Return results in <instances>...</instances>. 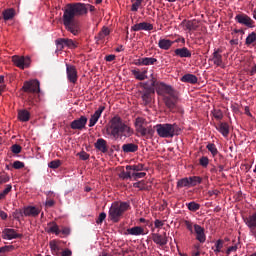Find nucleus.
<instances>
[{"instance_id":"nucleus-1","label":"nucleus","mask_w":256,"mask_h":256,"mask_svg":"<svg viewBox=\"0 0 256 256\" xmlns=\"http://www.w3.org/2000/svg\"><path fill=\"white\" fill-rule=\"evenodd\" d=\"M155 90L158 95H162L164 103L166 107L169 108V111H175L179 101L178 90L173 88V86H168L167 83L157 82L155 79L151 80V86L148 88L144 86V89L141 92L143 103H145V105L151 103L152 94L155 93Z\"/></svg>"},{"instance_id":"nucleus-2","label":"nucleus","mask_w":256,"mask_h":256,"mask_svg":"<svg viewBox=\"0 0 256 256\" xmlns=\"http://www.w3.org/2000/svg\"><path fill=\"white\" fill-rule=\"evenodd\" d=\"M89 10L90 12H95V5H90L89 2H68L64 7L62 17L63 25L66 30L72 32V35H79L81 28L76 17L87 15Z\"/></svg>"},{"instance_id":"nucleus-3","label":"nucleus","mask_w":256,"mask_h":256,"mask_svg":"<svg viewBox=\"0 0 256 256\" xmlns=\"http://www.w3.org/2000/svg\"><path fill=\"white\" fill-rule=\"evenodd\" d=\"M108 136L114 138L115 141L123 138H130L134 134V128L129 126V123L123 120L121 116H114L110 119L106 128Z\"/></svg>"},{"instance_id":"nucleus-4","label":"nucleus","mask_w":256,"mask_h":256,"mask_svg":"<svg viewBox=\"0 0 256 256\" xmlns=\"http://www.w3.org/2000/svg\"><path fill=\"white\" fill-rule=\"evenodd\" d=\"M145 164H132L126 166V171H121L120 179H144L146 176Z\"/></svg>"},{"instance_id":"nucleus-5","label":"nucleus","mask_w":256,"mask_h":256,"mask_svg":"<svg viewBox=\"0 0 256 256\" xmlns=\"http://www.w3.org/2000/svg\"><path fill=\"white\" fill-rule=\"evenodd\" d=\"M128 209H130L129 201H113L108 212L109 219L111 221H120Z\"/></svg>"},{"instance_id":"nucleus-6","label":"nucleus","mask_w":256,"mask_h":256,"mask_svg":"<svg viewBox=\"0 0 256 256\" xmlns=\"http://www.w3.org/2000/svg\"><path fill=\"white\" fill-rule=\"evenodd\" d=\"M156 131L161 138H173V136H178L181 128L177 126V123H157Z\"/></svg>"},{"instance_id":"nucleus-7","label":"nucleus","mask_w":256,"mask_h":256,"mask_svg":"<svg viewBox=\"0 0 256 256\" xmlns=\"http://www.w3.org/2000/svg\"><path fill=\"white\" fill-rule=\"evenodd\" d=\"M198 183H202V176H184L183 179L177 181V189H183L185 186L190 189L191 186H197Z\"/></svg>"},{"instance_id":"nucleus-8","label":"nucleus","mask_w":256,"mask_h":256,"mask_svg":"<svg viewBox=\"0 0 256 256\" xmlns=\"http://www.w3.org/2000/svg\"><path fill=\"white\" fill-rule=\"evenodd\" d=\"M145 118L143 117H138L135 120V128L138 133L141 134V136H153L155 133L154 128L152 126H148L147 128L145 127Z\"/></svg>"},{"instance_id":"nucleus-9","label":"nucleus","mask_w":256,"mask_h":256,"mask_svg":"<svg viewBox=\"0 0 256 256\" xmlns=\"http://www.w3.org/2000/svg\"><path fill=\"white\" fill-rule=\"evenodd\" d=\"M40 85V80H25V83H23L22 86V90H24V93H40Z\"/></svg>"},{"instance_id":"nucleus-10","label":"nucleus","mask_w":256,"mask_h":256,"mask_svg":"<svg viewBox=\"0 0 256 256\" xmlns=\"http://www.w3.org/2000/svg\"><path fill=\"white\" fill-rule=\"evenodd\" d=\"M12 60L13 63L17 65V68H29V65H31V58L29 55H13Z\"/></svg>"},{"instance_id":"nucleus-11","label":"nucleus","mask_w":256,"mask_h":256,"mask_svg":"<svg viewBox=\"0 0 256 256\" xmlns=\"http://www.w3.org/2000/svg\"><path fill=\"white\" fill-rule=\"evenodd\" d=\"M151 237L154 243L158 244L159 247H165V244H168L169 241L167 232H164V234H160L159 232H152Z\"/></svg>"},{"instance_id":"nucleus-12","label":"nucleus","mask_w":256,"mask_h":256,"mask_svg":"<svg viewBox=\"0 0 256 256\" xmlns=\"http://www.w3.org/2000/svg\"><path fill=\"white\" fill-rule=\"evenodd\" d=\"M87 121V116H80V118H75V120L70 123V126L74 131H76V129H78V131H83V128L87 126Z\"/></svg>"},{"instance_id":"nucleus-13","label":"nucleus","mask_w":256,"mask_h":256,"mask_svg":"<svg viewBox=\"0 0 256 256\" xmlns=\"http://www.w3.org/2000/svg\"><path fill=\"white\" fill-rule=\"evenodd\" d=\"M235 20L236 22H239L240 25H245L246 27H254V20H252L249 15L244 14V12L236 15Z\"/></svg>"},{"instance_id":"nucleus-14","label":"nucleus","mask_w":256,"mask_h":256,"mask_svg":"<svg viewBox=\"0 0 256 256\" xmlns=\"http://www.w3.org/2000/svg\"><path fill=\"white\" fill-rule=\"evenodd\" d=\"M210 60H212V63H214V65L220 66V68H225L221 48H217L214 50V53L212 54V58H210Z\"/></svg>"},{"instance_id":"nucleus-15","label":"nucleus","mask_w":256,"mask_h":256,"mask_svg":"<svg viewBox=\"0 0 256 256\" xmlns=\"http://www.w3.org/2000/svg\"><path fill=\"white\" fill-rule=\"evenodd\" d=\"M66 73H67L68 80H70V83H77V80H78V70L75 67V65H69L67 63L66 64Z\"/></svg>"},{"instance_id":"nucleus-16","label":"nucleus","mask_w":256,"mask_h":256,"mask_svg":"<svg viewBox=\"0 0 256 256\" xmlns=\"http://www.w3.org/2000/svg\"><path fill=\"white\" fill-rule=\"evenodd\" d=\"M23 234H19L16 229L6 228L2 231L3 239H21Z\"/></svg>"},{"instance_id":"nucleus-17","label":"nucleus","mask_w":256,"mask_h":256,"mask_svg":"<svg viewBox=\"0 0 256 256\" xmlns=\"http://www.w3.org/2000/svg\"><path fill=\"white\" fill-rule=\"evenodd\" d=\"M245 222L248 228L250 229L254 239H256V212L254 214H251L250 217H247L245 219Z\"/></svg>"},{"instance_id":"nucleus-18","label":"nucleus","mask_w":256,"mask_h":256,"mask_svg":"<svg viewBox=\"0 0 256 256\" xmlns=\"http://www.w3.org/2000/svg\"><path fill=\"white\" fill-rule=\"evenodd\" d=\"M103 111H105V106H99L97 108V111H95L92 116L90 117L89 121V127L92 128L93 126H96V123H98L99 118L101 117Z\"/></svg>"},{"instance_id":"nucleus-19","label":"nucleus","mask_w":256,"mask_h":256,"mask_svg":"<svg viewBox=\"0 0 256 256\" xmlns=\"http://www.w3.org/2000/svg\"><path fill=\"white\" fill-rule=\"evenodd\" d=\"M154 25H152V22H136L135 25H132L131 30H134L135 32L139 30H153Z\"/></svg>"},{"instance_id":"nucleus-20","label":"nucleus","mask_w":256,"mask_h":256,"mask_svg":"<svg viewBox=\"0 0 256 256\" xmlns=\"http://www.w3.org/2000/svg\"><path fill=\"white\" fill-rule=\"evenodd\" d=\"M194 231L196 233V239L200 241V243H204L206 241V234L204 227H201L200 224H194Z\"/></svg>"},{"instance_id":"nucleus-21","label":"nucleus","mask_w":256,"mask_h":256,"mask_svg":"<svg viewBox=\"0 0 256 256\" xmlns=\"http://www.w3.org/2000/svg\"><path fill=\"white\" fill-rule=\"evenodd\" d=\"M41 209L38 206H25L23 209V214L25 216H39Z\"/></svg>"},{"instance_id":"nucleus-22","label":"nucleus","mask_w":256,"mask_h":256,"mask_svg":"<svg viewBox=\"0 0 256 256\" xmlns=\"http://www.w3.org/2000/svg\"><path fill=\"white\" fill-rule=\"evenodd\" d=\"M94 146L98 149V151H101L102 153H107L108 151V144L105 138H97Z\"/></svg>"},{"instance_id":"nucleus-23","label":"nucleus","mask_w":256,"mask_h":256,"mask_svg":"<svg viewBox=\"0 0 256 256\" xmlns=\"http://www.w3.org/2000/svg\"><path fill=\"white\" fill-rule=\"evenodd\" d=\"M182 25H184L185 30H198L199 22L198 20H183Z\"/></svg>"},{"instance_id":"nucleus-24","label":"nucleus","mask_w":256,"mask_h":256,"mask_svg":"<svg viewBox=\"0 0 256 256\" xmlns=\"http://www.w3.org/2000/svg\"><path fill=\"white\" fill-rule=\"evenodd\" d=\"M182 83H198V77L197 75L193 74V73H186L185 75H182Z\"/></svg>"},{"instance_id":"nucleus-25","label":"nucleus","mask_w":256,"mask_h":256,"mask_svg":"<svg viewBox=\"0 0 256 256\" xmlns=\"http://www.w3.org/2000/svg\"><path fill=\"white\" fill-rule=\"evenodd\" d=\"M217 131L222 133V136H225V137L229 136V133H230L229 123H227V122L219 123L217 126Z\"/></svg>"},{"instance_id":"nucleus-26","label":"nucleus","mask_w":256,"mask_h":256,"mask_svg":"<svg viewBox=\"0 0 256 256\" xmlns=\"http://www.w3.org/2000/svg\"><path fill=\"white\" fill-rule=\"evenodd\" d=\"M157 61V58H138L135 65H154Z\"/></svg>"},{"instance_id":"nucleus-27","label":"nucleus","mask_w":256,"mask_h":256,"mask_svg":"<svg viewBox=\"0 0 256 256\" xmlns=\"http://www.w3.org/2000/svg\"><path fill=\"white\" fill-rule=\"evenodd\" d=\"M174 44L173 40H168L166 38H161L158 42V46L162 49V50H169L170 47H172V45Z\"/></svg>"},{"instance_id":"nucleus-28","label":"nucleus","mask_w":256,"mask_h":256,"mask_svg":"<svg viewBox=\"0 0 256 256\" xmlns=\"http://www.w3.org/2000/svg\"><path fill=\"white\" fill-rule=\"evenodd\" d=\"M19 121L27 122L30 121L31 113L27 111L26 108H23L21 111H18Z\"/></svg>"},{"instance_id":"nucleus-29","label":"nucleus","mask_w":256,"mask_h":256,"mask_svg":"<svg viewBox=\"0 0 256 256\" xmlns=\"http://www.w3.org/2000/svg\"><path fill=\"white\" fill-rule=\"evenodd\" d=\"M148 70H137L134 69L132 70V74L134 75V78H136V80H146V78H148Z\"/></svg>"},{"instance_id":"nucleus-30","label":"nucleus","mask_w":256,"mask_h":256,"mask_svg":"<svg viewBox=\"0 0 256 256\" xmlns=\"http://www.w3.org/2000/svg\"><path fill=\"white\" fill-rule=\"evenodd\" d=\"M127 234L134 235V237H139V235L145 234V229L143 227H131L127 229Z\"/></svg>"},{"instance_id":"nucleus-31","label":"nucleus","mask_w":256,"mask_h":256,"mask_svg":"<svg viewBox=\"0 0 256 256\" xmlns=\"http://www.w3.org/2000/svg\"><path fill=\"white\" fill-rule=\"evenodd\" d=\"M175 55H178L179 57H191L192 53L189 48H176Z\"/></svg>"},{"instance_id":"nucleus-32","label":"nucleus","mask_w":256,"mask_h":256,"mask_svg":"<svg viewBox=\"0 0 256 256\" xmlns=\"http://www.w3.org/2000/svg\"><path fill=\"white\" fill-rule=\"evenodd\" d=\"M122 149L125 153H135L139 146L137 144H123Z\"/></svg>"},{"instance_id":"nucleus-33","label":"nucleus","mask_w":256,"mask_h":256,"mask_svg":"<svg viewBox=\"0 0 256 256\" xmlns=\"http://www.w3.org/2000/svg\"><path fill=\"white\" fill-rule=\"evenodd\" d=\"M110 28H107L106 25L103 26V28L100 30L98 35H96V40H104V37H107L110 35Z\"/></svg>"},{"instance_id":"nucleus-34","label":"nucleus","mask_w":256,"mask_h":256,"mask_svg":"<svg viewBox=\"0 0 256 256\" xmlns=\"http://www.w3.org/2000/svg\"><path fill=\"white\" fill-rule=\"evenodd\" d=\"M13 17H15V10L13 9V7H10L8 10H4V20H13Z\"/></svg>"},{"instance_id":"nucleus-35","label":"nucleus","mask_w":256,"mask_h":256,"mask_svg":"<svg viewBox=\"0 0 256 256\" xmlns=\"http://www.w3.org/2000/svg\"><path fill=\"white\" fill-rule=\"evenodd\" d=\"M49 245L53 254H58L60 252V247L56 239H52L51 242H49Z\"/></svg>"},{"instance_id":"nucleus-36","label":"nucleus","mask_w":256,"mask_h":256,"mask_svg":"<svg viewBox=\"0 0 256 256\" xmlns=\"http://www.w3.org/2000/svg\"><path fill=\"white\" fill-rule=\"evenodd\" d=\"M48 233H52V234H60V229L58 224H56V222H51L48 228Z\"/></svg>"},{"instance_id":"nucleus-37","label":"nucleus","mask_w":256,"mask_h":256,"mask_svg":"<svg viewBox=\"0 0 256 256\" xmlns=\"http://www.w3.org/2000/svg\"><path fill=\"white\" fill-rule=\"evenodd\" d=\"M57 50H63L66 46V38H57L55 40Z\"/></svg>"},{"instance_id":"nucleus-38","label":"nucleus","mask_w":256,"mask_h":256,"mask_svg":"<svg viewBox=\"0 0 256 256\" xmlns=\"http://www.w3.org/2000/svg\"><path fill=\"white\" fill-rule=\"evenodd\" d=\"M12 191V184H7L6 188L3 191H0V200L6 199L7 194H10Z\"/></svg>"},{"instance_id":"nucleus-39","label":"nucleus","mask_w":256,"mask_h":256,"mask_svg":"<svg viewBox=\"0 0 256 256\" xmlns=\"http://www.w3.org/2000/svg\"><path fill=\"white\" fill-rule=\"evenodd\" d=\"M206 148H208V151H210L213 157L217 156L219 153L216 144H207Z\"/></svg>"},{"instance_id":"nucleus-40","label":"nucleus","mask_w":256,"mask_h":256,"mask_svg":"<svg viewBox=\"0 0 256 256\" xmlns=\"http://www.w3.org/2000/svg\"><path fill=\"white\" fill-rule=\"evenodd\" d=\"M186 206L190 211H198L200 209V204H198L197 201H189Z\"/></svg>"},{"instance_id":"nucleus-41","label":"nucleus","mask_w":256,"mask_h":256,"mask_svg":"<svg viewBox=\"0 0 256 256\" xmlns=\"http://www.w3.org/2000/svg\"><path fill=\"white\" fill-rule=\"evenodd\" d=\"M15 249L14 244H5L4 247H0V254H6V252H12Z\"/></svg>"},{"instance_id":"nucleus-42","label":"nucleus","mask_w":256,"mask_h":256,"mask_svg":"<svg viewBox=\"0 0 256 256\" xmlns=\"http://www.w3.org/2000/svg\"><path fill=\"white\" fill-rule=\"evenodd\" d=\"M214 118H217V121H221L223 118V111L220 110V108H214V111H212Z\"/></svg>"},{"instance_id":"nucleus-43","label":"nucleus","mask_w":256,"mask_h":256,"mask_svg":"<svg viewBox=\"0 0 256 256\" xmlns=\"http://www.w3.org/2000/svg\"><path fill=\"white\" fill-rule=\"evenodd\" d=\"M252 42H256V33H250L246 38V45H252Z\"/></svg>"},{"instance_id":"nucleus-44","label":"nucleus","mask_w":256,"mask_h":256,"mask_svg":"<svg viewBox=\"0 0 256 256\" xmlns=\"http://www.w3.org/2000/svg\"><path fill=\"white\" fill-rule=\"evenodd\" d=\"M143 0H135L132 4L131 10L133 12H137L139 10V7L142 5Z\"/></svg>"},{"instance_id":"nucleus-45","label":"nucleus","mask_w":256,"mask_h":256,"mask_svg":"<svg viewBox=\"0 0 256 256\" xmlns=\"http://www.w3.org/2000/svg\"><path fill=\"white\" fill-rule=\"evenodd\" d=\"M49 168H59L61 166L60 159H55L54 161H50L48 164Z\"/></svg>"},{"instance_id":"nucleus-46","label":"nucleus","mask_w":256,"mask_h":256,"mask_svg":"<svg viewBox=\"0 0 256 256\" xmlns=\"http://www.w3.org/2000/svg\"><path fill=\"white\" fill-rule=\"evenodd\" d=\"M222 247H223V239H218L217 242L215 243L214 252L216 253L221 252Z\"/></svg>"},{"instance_id":"nucleus-47","label":"nucleus","mask_w":256,"mask_h":256,"mask_svg":"<svg viewBox=\"0 0 256 256\" xmlns=\"http://www.w3.org/2000/svg\"><path fill=\"white\" fill-rule=\"evenodd\" d=\"M66 46L70 47V49H74V47H77V43L75 40H72L70 38H66Z\"/></svg>"},{"instance_id":"nucleus-48","label":"nucleus","mask_w":256,"mask_h":256,"mask_svg":"<svg viewBox=\"0 0 256 256\" xmlns=\"http://www.w3.org/2000/svg\"><path fill=\"white\" fill-rule=\"evenodd\" d=\"M199 162H200L201 166L206 168L207 166H209V158H208V156H201V159H200Z\"/></svg>"},{"instance_id":"nucleus-49","label":"nucleus","mask_w":256,"mask_h":256,"mask_svg":"<svg viewBox=\"0 0 256 256\" xmlns=\"http://www.w3.org/2000/svg\"><path fill=\"white\" fill-rule=\"evenodd\" d=\"M106 216H107L106 212H101L99 214L98 219H96V224H102L103 221L106 219Z\"/></svg>"},{"instance_id":"nucleus-50","label":"nucleus","mask_w":256,"mask_h":256,"mask_svg":"<svg viewBox=\"0 0 256 256\" xmlns=\"http://www.w3.org/2000/svg\"><path fill=\"white\" fill-rule=\"evenodd\" d=\"M134 181L135 182H134L133 186L135 187V189H140V190L145 189L143 181H137V180H134Z\"/></svg>"},{"instance_id":"nucleus-51","label":"nucleus","mask_w":256,"mask_h":256,"mask_svg":"<svg viewBox=\"0 0 256 256\" xmlns=\"http://www.w3.org/2000/svg\"><path fill=\"white\" fill-rule=\"evenodd\" d=\"M11 150L13 153H21L22 151V146H20L19 144H14L12 147H11Z\"/></svg>"},{"instance_id":"nucleus-52","label":"nucleus","mask_w":256,"mask_h":256,"mask_svg":"<svg viewBox=\"0 0 256 256\" xmlns=\"http://www.w3.org/2000/svg\"><path fill=\"white\" fill-rule=\"evenodd\" d=\"M78 155L82 158V161H87L88 158H90V154H87V151H80V154Z\"/></svg>"},{"instance_id":"nucleus-53","label":"nucleus","mask_w":256,"mask_h":256,"mask_svg":"<svg viewBox=\"0 0 256 256\" xmlns=\"http://www.w3.org/2000/svg\"><path fill=\"white\" fill-rule=\"evenodd\" d=\"M165 222L162 219H155L154 225L156 229H161V226H164Z\"/></svg>"},{"instance_id":"nucleus-54","label":"nucleus","mask_w":256,"mask_h":256,"mask_svg":"<svg viewBox=\"0 0 256 256\" xmlns=\"http://www.w3.org/2000/svg\"><path fill=\"white\" fill-rule=\"evenodd\" d=\"M24 161H14L13 168H24Z\"/></svg>"},{"instance_id":"nucleus-55","label":"nucleus","mask_w":256,"mask_h":256,"mask_svg":"<svg viewBox=\"0 0 256 256\" xmlns=\"http://www.w3.org/2000/svg\"><path fill=\"white\" fill-rule=\"evenodd\" d=\"M185 225H186V228L189 230V231H191V234H193V231H194V229H193V223L192 222H189V220H185Z\"/></svg>"},{"instance_id":"nucleus-56","label":"nucleus","mask_w":256,"mask_h":256,"mask_svg":"<svg viewBox=\"0 0 256 256\" xmlns=\"http://www.w3.org/2000/svg\"><path fill=\"white\" fill-rule=\"evenodd\" d=\"M8 181H10V176L7 174L0 176V183H7Z\"/></svg>"},{"instance_id":"nucleus-57","label":"nucleus","mask_w":256,"mask_h":256,"mask_svg":"<svg viewBox=\"0 0 256 256\" xmlns=\"http://www.w3.org/2000/svg\"><path fill=\"white\" fill-rule=\"evenodd\" d=\"M238 244H233L232 247H228L227 254H231V252H237Z\"/></svg>"},{"instance_id":"nucleus-58","label":"nucleus","mask_w":256,"mask_h":256,"mask_svg":"<svg viewBox=\"0 0 256 256\" xmlns=\"http://www.w3.org/2000/svg\"><path fill=\"white\" fill-rule=\"evenodd\" d=\"M218 194H220V191L218 190V189H210L209 191H208V195L209 196H218Z\"/></svg>"},{"instance_id":"nucleus-59","label":"nucleus","mask_w":256,"mask_h":256,"mask_svg":"<svg viewBox=\"0 0 256 256\" xmlns=\"http://www.w3.org/2000/svg\"><path fill=\"white\" fill-rule=\"evenodd\" d=\"M72 254V249H64L62 252V256H71Z\"/></svg>"},{"instance_id":"nucleus-60","label":"nucleus","mask_w":256,"mask_h":256,"mask_svg":"<svg viewBox=\"0 0 256 256\" xmlns=\"http://www.w3.org/2000/svg\"><path fill=\"white\" fill-rule=\"evenodd\" d=\"M0 216H1V219H8L7 212H4V210L2 209H0Z\"/></svg>"},{"instance_id":"nucleus-61","label":"nucleus","mask_w":256,"mask_h":256,"mask_svg":"<svg viewBox=\"0 0 256 256\" xmlns=\"http://www.w3.org/2000/svg\"><path fill=\"white\" fill-rule=\"evenodd\" d=\"M230 45H239V38H232V40H230Z\"/></svg>"},{"instance_id":"nucleus-62","label":"nucleus","mask_w":256,"mask_h":256,"mask_svg":"<svg viewBox=\"0 0 256 256\" xmlns=\"http://www.w3.org/2000/svg\"><path fill=\"white\" fill-rule=\"evenodd\" d=\"M71 233V229H69V227H64L62 229V234L68 235Z\"/></svg>"},{"instance_id":"nucleus-63","label":"nucleus","mask_w":256,"mask_h":256,"mask_svg":"<svg viewBox=\"0 0 256 256\" xmlns=\"http://www.w3.org/2000/svg\"><path fill=\"white\" fill-rule=\"evenodd\" d=\"M54 204H55L54 199H48V200L46 201V206H54Z\"/></svg>"},{"instance_id":"nucleus-64","label":"nucleus","mask_w":256,"mask_h":256,"mask_svg":"<svg viewBox=\"0 0 256 256\" xmlns=\"http://www.w3.org/2000/svg\"><path fill=\"white\" fill-rule=\"evenodd\" d=\"M116 55H106V60L111 63L112 60H115Z\"/></svg>"}]
</instances>
